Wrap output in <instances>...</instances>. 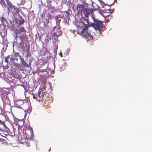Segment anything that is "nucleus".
Instances as JSON below:
<instances>
[{
	"label": "nucleus",
	"mask_w": 152,
	"mask_h": 152,
	"mask_svg": "<svg viewBox=\"0 0 152 152\" xmlns=\"http://www.w3.org/2000/svg\"><path fill=\"white\" fill-rule=\"evenodd\" d=\"M90 12L86 13L84 14V16L81 17L80 19V21L78 24H77V27L79 28L84 27H88L90 26L89 25L88 16Z\"/></svg>",
	"instance_id": "obj_1"
},
{
	"label": "nucleus",
	"mask_w": 152,
	"mask_h": 152,
	"mask_svg": "<svg viewBox=\"0 0 152 152\" xmlns=\"http://www.w3.org/2000/svg\"><path fill=\"white\" fill-rule=\"evenodd\" d=\"M26 31L24 28L23 26H17V28L15 30L14 33L16 35L15 39H16L15 43L18 44H20L22 41V37H18V34L21 33H25Z\"/></svg>",
	"instance_id": "obj_2"
},
{
	"label": "nucleus",
	"mask_w": 152,
	"mask_h": 152,
	"mask_svg": "<svg viewBox=\"0 0 152 152\" xmlns=\"http://www.w3.org/2000/svg\"><path fill=\"white\" fill-rule=\"evenodd\" d=\"M94 20V23H91L90 24V26L93 27L96 30H98L100 33V30L103 28V22L97 20L94 17H92Z\"/></svg>",
	"instance_id": "obj_3"
},
{
	"label": "nucleus",
	"mask_w": 152,
	"mask_h": 152,
	"mask_svg": "<svg viewBox=\"0 0 152 152\" xmlns=\"http://www.w3.org/2000/svg\"><path fill=\"white\" fill-rule=\"evenodd\" d=\"M88 28H81L82 31H80V34L83 35L84 37L88 39V41L89 39H90L93 38L91 33L88 32L87 29Z\"/></svg>",
	"instance_id": "obj_4"
},
{
	"label": "nucleus",
	"mask_w": 152,
	"mask_h": 152,
	"mask_svg": "<svg viewBox=\"0 0 152 152\" xmlns=\"http://www.w3.org/2000/svg\"><path fill=\"white\" fill-rule=\"evenodd\" d=\"M76 10L79 12H82L84 14L86 13L90 12L91 10L89 9H87L84 7V4H79L77 5Z\"/></svg>",
	"instance_id": "obj_5"
},
{
	"label": "nucleus",
	"mask_w": 152,
	"mask_h": 152,
	"mask_svg": "<svg viewBox=\"0 0 152 152\" xmlns=\"http://www.w3.org/2000/svg\"><path fill=\"white\" fill-rule=\"evenodd\" d=\"M33 98L39 102H42L45 99L42 93L38 92L37 94H33Z\"/></svg>",
	"instance_id": "obj_6"
},
{
	"label": "nucleus",
	"mask_w": 152,
	"mask_h": 152,
	"mask_svg": "<svg viewBox=\"0 0 152 152\" xmlns=\"http://www.w3.org/2000/svg\"><path fill=\"white\" fill-rule=\"evenodd\" d=\"M8 6V10L10 9L12 13H17L19 12V10L15 6L13 5L10 2H8L9 0H5Z\"/></svg>",
	"instance_id": "obj_7"
},
{
	"label": "nucleus",
	"mask_w": 152,
	"mask_h": 152,
	"mask_svg": "<svg viewBox=\"0 0 152 152\" xmlns=\"http://www.w3.org/2000/svg\"><path fill=\"white\" fill-rule=\"evenodd\" d=\"M1 99L2 101L4 103H8V101H9V98L7 96V94H3L1 97Z\"/></svg>",
	"instance_id": "obj_8"
},
{
	"label": "nucleus",
	"mask_w": 152,
	"mask_h": 152,
	"mask_svg": "<svg viewBox=\"0 0 152 152\" xmlns=\"http://www.w3.org/2000/svg\"><path fill=\"white\" fill-rule=\"evenodd\" d=\"M20 63L22 65L25 67H29L28 65L25 62L24 58L21 56H20Z\"/></svg>",
	"instance_id": "obj_9"
},
{
	"label": "nucleus",
	"mask_w": 152,
	"mask_h": 152,
	"mask_svg": "<svg viewBox=\"0 0 152 152\" xmlns=\"http://www.w3.org/2000/svg\"><path fill=\"white\" fill-rule=\"evenodd\" d=\"M23 79L22 78H20L19 79L16 80L15 82V84L17 85L21 86L23 85V82H22Z\"/></svg>",
	"instance_id": "obj_10"
},
{
	"label": "nucleus",
	"mask_w": 152,
	"mask_h": 152,
	"mask_svg": "<svg viewBox=\"0 0 152 152\" xmlns=\"http://www.w3.org/2000/svg\"><path fill=\"white\" fill-rule=\"evenodd\" d=\"M30 135H29V134H27L26 135V137L29 138H31L33 136V131L32 130V128H30Z\"/></svg>",
	"instance_id": "obj_11"
},
{
	"label": "nucleus",
	"mask_w": 152,
	"mask_h": 152,
	"mask_svg": "<svg viewBox=\"0 0 152 152\" xmlns=\"http://www.w3.org/2000/svg\"><path fill=\"white\" fill-rule=\"evenodd\" d=\"M24 145L28 147L30 146V141L27 139H24V141L23 142Z\"/></svg>",
	"instance_id": "obj_12"
},
{
	"label": "nucleus",
	"mask_w": 152,
	"mask_h": 152,
	"mask_svg": "<svg viewBox=\"0 0 152 152\" xmlns=\"http://www.w3.org/2000/svg\"><path fill=\"white\" fill-rule=\"evenodd\" d=\"M21 19L19 20V22L18 23V26H21L23 25L24 23L25 20L23 18H22L21 17H20Z\"/></svg>",
	"instance_id": "obj_13"
},
{
	"label": "nucleus",
	"mask_w": 152,
	"mask_h": 152,
	"mask_svg": "<svg viewBox=\"0 0 152 152\" xmlns=\"http://www.w3.org/2000/svg\"><path fill=\"white\" fill-rule=\"evenodd\" d=\"M44 90L45 91H48L50 89V85L49 84H45L44 86Z\"/></svg>",
	"instance_id": "obj_14"
},
{
	"label": "nucleus",
	"mask_w": 152,
	"mask_h": 152,
	"mask_svg": "<svg viewBox=\"0 0 152 152\" xmlns=\"http://www.w3.org/2000/svg\"><path fill=\"white\" fill-rule=\"evenodd\" d=\"M0 4L2 7H7V5L5 3L4 0H0Z\"/></svg>",
	"instance_id": "obj_15"
},
{
	"label": "nucleus",
	"mask_w": 152,
	"mask_h": 152,
	"mask_svg": "<svg viewBox=\"0 0 152 152\" xmlns=\"http://www.w3.org/2000/svg\"><path fill=\"white\" fill-rule=\"evenodd\" d=\"M52 36V37H53L54 39H55L58 38L59 37V35H58V33H57L54 32Z\"/></svg>",
	"instance_id": "obj_16"
},
{
	"label": "nucleus",
	"mask_w": 152,
	"mask_h": 152,
	"mask_svg": "<svg viewBox=\"0 0 152 152\" xmlns=\"http://www.w3.org/2000/svg\"><path fill=\"white\" fill-rule=\"evenodd\" d=\"M16 57H15L14 55H12L10 58V60L11 61H14L15 60V58Z\"/></svg>",
	"instance_id": "obj_17"
},
{
	"label": "nucleus",
	"mask_w": 152,
	"mask_h": 152,
	"mask_svg": "<svg viewBox=\"0 0 152 152\" xmlns=\"http://www.w3.org/2000/svg\"><path fill=\"white\" fill-rule=\"evenodd\" d=\"M10 56L9 55L8 56L5 57V61L8 64V59L10 57Z\"/></svg>",
	"instance_id": "obj_18"
},
{
	"label": "nucleus",
	"mask_w": 152,
	"mask_h": 152,
	"mask_svg": "<svg viewBox=\"0 0 152 152\" xmlns=\"http://www.w3.org/2000/svg\"><path fill=\"white\" fill-rule=\"evenodd\" d=\"M18 140L19 141H20L21 140H22V135L20 134H19L18 135V137H17Z\"/></svg>",
	"instance_id": "obj_19"
},
{
	"label": "nucleus",
	"mask_w": 152,
	"mask_h": 152,
	"mask_svg": "<svg viewBox=\"0 0 152 152\" xmlns=\"http://www.w3.org/2000/svg\"><path fill=\"white\" fill-rule=\"evenodd\" d=\"M56 33H58V35L59 36L61 35L62 34L61 31L60 29H58Z\"/></svg>",
	"instance_id": "obj_20"
},
{
	"label": "nucleus",
	"mask_w": 152,
	"mask_h": 152,
	"mask_svg": "<svg viewBox=\"0 0 152 152\" xmlns=\"http://www.w3.org/2000/svg\"><path fill=\"white\" fill-rule=\"evenodd\" d=\"M13 55H14L15 57H19L20 56H19V53H16L14 54Z\"/></svg>",
	"instance_id": "obj_21"
},
{
	"label": "nucleus",
	"mask_w": 152,
	"mask_h": 152,
	"mask_svg": "<svg viewBox=\"0 0 152 152\" xmlns=\"http://www.w3.org/2000/svg\"><path fill=\"white\" fill-rule=\"evenodd\" d=\"M4 68L5 69H7L9 68V66L7 65H7L5 66H3Z\"/></svg>",
	"instance_id": "obj_22"
},
{
	"label": "nucleus",
	"mask_w": 152,
	"mask_h": 152,
	"mask_svg": "<svg viewBox=\"0 0 152 152\" xmlns=\"http://www.w3.org/2000/svg\"><path fill=\"white\" fill-rule=\"evenodd\" d=\"M20 78H22L21 76H19V75H16V80L17 79H19Z\"/></svg>",
	"instance_id": "obj_23"
},
{
	"label": "nucleus",
	"mask_w": 152,
	"mask_h": 152,
	"mask_svg": "<svg viewBox=\"0 0 152 152\" xmlns=\"http://www.w3.org/2000/svg\"><path fill=\"white\" fill-rule=\"evenodd\" d=\"M65 12L66 13L67 17H68L69 15V13L67 11H65Z\"/></svg>",
	"instance_id": "obj_24"
},
{
	"label": "nucleus",
	"mask_w": 152,
	"mask_h": 152,
	"mask_svg": "<svg viewBox=\"0 0 152 152\" xmlns=\"http://www.w3.org/2000/svg\"><path fill=\"white\" fill-rule=\"evenodd\" d=\"M3 124L4 127H6L7 129H8V128L6 126V125L4 123H3Z\"/></svg>",
	"instance_id": "obj_25"
},
{
	"label": "nucleus",
	"mask_w": 152,
	"mask_h": 152,
	"mask_svg": "<svg viewBox=\"0 0 152 152\" xmlns=\"http://www.w3.org/2000/svg\"><path fill=\"white\" fill-rule=\"evenodd\" d=\"M101 4L102 3H103V2H102V0H98Z\"/></svg>",
	"instance_id": "obj_26"
},
{
	"label": "nucleus",
	"mask_w": 152,
	"mask_h": 152,
	"mask_svg": "<svg viewBox=\"0 0 152 152\" xmlns=\"http://www.w3.org/2000/svg\"><path fill=\"white\" fill-rule=\"evenodd\" d=\"M61 21V20L60 19H57L56 22H57V23L58 22H59H59Z\"/></svg>",
	"instance_id": "obj_27"
},
{
	"label": "nucleus",
	"mask_w": 152,
	"mask_h": 152,
	"mask_svg": "<svg viewBox=\"0 0 152 152\" xmlns=\"http://www.w3.org/2000/svg\"><path fill=\"white\" fill-rule=\"evenodd\" d=\"M15 60H16L17 61H18V58H16V57L15 58Z\"/></svg>",
	"instance_id": "obj_28"
},
{
	"label": "nucleus",
	"mask_w": 152,
	"mask_h": 152,
	"mask_svg": "<svg viewBox=\"0 0 152 152\" xmlns=\"http://www.w3.org/2000/svg\"><path fill=\"white\" fill-rule=\"evenodd\" d=\"M15 65L16 66H17L18 65V64H16V63H15Z\"/></svg>",
	"instance_id": "obj_29"
},
{
	"label": "nucleus",
	"mask_w": 152,
	"mask_h": 152,
	"mask_svg": "<svg viewBox=\"0 0 152 152\" xmlns=\"http://www.w3.org/2000/svg\"><path fill=\"white\" fill-rule=\"evenodd\" d=\"M1 107H0V111H1Z\"/></svg>",
	"instance_id": "obj_30"
},
{
	"label": "nucleus",
	"mask_w": 152,
	"mask_h": 152,
	"mask_svg": "<svg viewBox=\"0 0 152 152\" xmlns=\"http://www.w3.org/2000/svg\"><path fill=\"white\" fill-rule=\"evenodd\" d=\"M31 64V62H30L29 63V64L30 65Z\"/></svg>",
	"instance_id": "obj_31"
},
{
	"label": "nucleus",
	"mask_w": 152,
	"mask_h": 152,
	"mask_svg": "<svg viewBox=\"0 0 152 152\" xmlns=\"http://www.w3.org/2000/svg\"><path fill=\"white\" fill-rule=\"evenodd\" d=\"M5 129H6V130L7 131H8V130H7V129H6V128H5Z\"/></svg>",
	"instance_id": "obj_32"
},
{
	"label": "nucleus",
	"mask_w": 152,
	"mask_h": 152,
	"mask_svg": "<svg viewBox=\"0 0 152 152\" xmlns=\"http://www.w3.org/2000/svg\"><path fill=\"white\" fill-rule=\"evenodd\" d=\"M56 28V27L55 26V27H54L53 28Z\"/></svg>",
	"instance_id": "obj_33"
}]
</instances>
